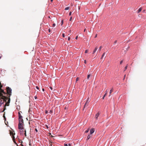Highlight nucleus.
<instances>
[{"mask_svg": "<svg viewBox=\"0 0 146 146\" xmlns=\"http://www.w3.org/2000/svg\"><path fill=\"white\" fill-rule=\"evenodd\" d=\"M1 94L2 96L0 95L1 97L0 98V106H1L2 105H3V106L4 108L3 111L5 109V106H9L10 101V98H8L7 97L6 95H5L3 93H1Z\"/></svg>", "mask_w": 146, "mask_h": 146, "instance_id": "f257e3e1", "label": "nucleus"}, {"mask_svg": "<svg viewBox=\"0 0 146 146\" xmlns=\"http://www.w3.org/2000/svg\"><path fill=\"white\" fill-rule=\"evenodd\" d=\"M23 120L22 119H19V123L18 124V128L19 129H24L23 125Z\"/></svg>", "mask_w": 146, "mask_h": 146, "instance_id": "f03ea898", "label": "nucleus"}, {"mask_svg": "<svg viewBox=\"0 0 146 146\" xmlns=\"http://www.w3.org/2000/svg\"><path fill=\"white\" fill-rule=\"evenodd\" d=\"M7 93H6V96L8 98H9L10 96L11 95V89L9 87H7L6 88Z\"/></svg>", "mask_w": 146, "mask_h": 146, "instance_id": "7ed1b4c3", "label": "nucleus"}, {"mask_svg": "<svg viewBox=\"0 0 146 146\" xmlns=\"http://www.w3.org/2000/svg\"><path fill=\"white\" fill-rule=\"evenodd\" d=\"M90 101V99L88 97L87 98V100L86 102V103L84 106V108L86 106H88V104H89V103Z\"/></svg>", "mask_w": 146, "mask_h": 146, "instance_id": "20e7f679", "label": "nucleus"}, {"mask_svg": "<svg viewBox=\"0 0 146 146\" xmlns=\"http://www.w3.org/2000/svg\"><path fill=\"white\" fill-rule=\"evenodd\" d=\"M95 131V129L94 128H92L90 130V134L91 135Z\"/></svg>", "mask_w": 146, "mask_h": 146, "instance_id": "39448f33", "label": "nucleus"}, {"mask_svg": "<svg viewBox=\"0 0 146 146\" xmlns=\"http://www.w3.org/2000/svg\"><path fill=\"white\" fill-rule=\"evenodd\" d=\"M21 133L22 134H25V136L26 137L27 135H26V130H22L21 131Z\"/></svg>", "mask_w": 146, "mask_h": 146, "instance_id": "423d86ee", "label": "nucleus"}, {"mask_svg": "<svg viewBox=\"0 0 146 146\" xmlns=\"http://www.w3.org/2000/svg\"><path fill=\"white\" fill-rule=\"evenodd\" d=\"M13 138V142L17 146H18V145L17 144V143L15 141V137L14 136H13L12 137Z\"/></svg>", "mask_w": 146, "mask_h": 146, "instance_id": "0eeeda50", "label": "nucleus"}, {"mask_svg": "<svg viewBox=\"0 0 146 146\" xmlns=\"http://www.w3.org/2000/svg\"><path fill=\"white\" fill-rule=\"evenodd\" d=\"M98 48L97 47H96L94 49V50L93 51V52L92 53L93 54H94L96 52V51L98 49Z\"/></svg>", "mask_w": 146, "mask_h": 146, "instance_id": "6e6552de", "label": "nucleus"}, {"mask_svg": "<svg viewBox=\"0 0 146 146\" xmlns=\"http://www.w3.org/2000/svg\"><path fill=\"white\" fill-rule=\"evenodd\" d=\"M15 133H14L13 132L11 131L10 132V135L11 136H12V137L14 136V135Z\"/></svg>", "mask_w": 146, "mask_h": 146, "instance_id": "1a4fd4ad", "label": "nucleus"}, {"mask_svg": "<svg viewBox=\"0 0 146 146\" xmlns=\"http://www.w3.org/2000/svg\"><path fill=\"white\" fill-rule=\"evenodd\" d=\"M100 115V113L99 112H98L97 114H96L95 115V117L96 119H97L99 115Z\"/></svg>", "mask_w": 146, "mask_h": 146, "instance_id": "9d476101", "label": "nucleus"}, {"mask_svg": "<svg viewBox=\"0 0 146 146\" xmlns=\"http://www.w3.org/2000/svg\"><path fill=\"white\" fill-rule=\"evenodd\" d=\"M19 114V119H22V116L21 114V113H20V112H19L18 113Z\"/></svg>", "mask_w": 146, "mask_h": 146, "instance_id": "9b49d317", "label": "nucleus"}, {"mask_svg": "<svg viewBox=\"0 0 146 146\" xmlns=\"http://www.w3.org/2000/svg\"><path fill=\"white\" fill-rule=\"evenodd\" d=\"M113 91V88H112L110 91V95H109V96H110V94L112 93V92Z\"/></svg>", "mask_w": 146, "mask_h": 146, "instance_id": "f8f14e48", "label": "nucleus"}, {"mask_svg": "<svg viewBox=\"0 0 146 146\" xmlns=\"http://www.w3.org/2000/svg\"><path fill=\"white\" fill-rule=\"evenodd\" d=\"M142 8L141 7L139 9H138V11H137V13H139L140 11H141L142 10Z\"/></svg>", "mask_w": 146, "mask_h": 146, "instance_id": "ddd939ff", "label": "nucleus"}, {"mask_svg": "<svg viewBox=\"0 0 146 146\" xmlns=\"http://www.w3.org/2000/svg\"><path fill=\"white\" fill-rule=\"evenodd\" d=\"M91 74H88V76H87V79L88 80H89V78L91 76Z\"/></svg>", "mask_w": 146, "mask_h": 146, "instance_id": "4468645a", "label": "nucleus"}, {"mask_svg": "<svg viewBox=\"0 0 146 146\" xmlns=\"http://www.w3.org/2000/svg\"><path fill=\"white\" fill-rule=\"evenodd\" d=\"M128 66V65L127 64L126 65V66L125 67V68H124V71H125L127 69Z\"/></svg>", "mask_w": 146, "mask_h": 146, "instance_id": "2eb2a0df", "label": "nucleus"}, {"mask_svg": "<svg viewBox=\"0 0 146 146\" xmlns=\"http://www.w3.org/2000/svg\"><path fill=\"white\" fill-rule=\"evenodd\" d=\"M91 136L90 135H88L87 137V140H88L91 137Z\"/></svg>", "mask_w": 146, "mask_h": 146, "instance_id": "dca6fc26", "label": "nucleus"}, {"mask_svg": "<svg viewBox=\"0 0 146 146\" xmlns=\"http://www.w3.org/2000/svg\"><path fill=\"white\" fill-rule=\"evenodd\" d=\"M102 48V46H100V47L99 50H98V51H99V52H100V51H101V49Z\"/></svg>", "mask_w": 146, "mask_h": 146, "instance_id": "f3484780", "label": "nucleus"}, {"mask_svg": "<svg viewBox=\"0 0 146 146\" xmlns=\"http://www.w3.org/2000/svg\"><path fill=\"white\" fill-rule=\"evenodd\" d=\"M50 113L52 114L53 113V110H52V109H51L50 111V112H49Z\"/></svg>", "mask_w": 146, "mask_h": 146, "instance_id": "a211bd4d", "label": "nucleus"}, {"mask_svg": "<svg viewBox=\"0 0 146 146\" xmlns=\"http://www.w3.org/2000/svg\"><path fill=\"white\" fill-rule=\"evenodd\" d=\"M105 54H106L105 52H104V53H103V54L102 55L101 58H102L104 57V56Z\"/></svg>", "mask_w": 146, "mask_h": 146, "instance_id": "6ab92c4d", "label": "nucleus"}, {"mask_svg": "<svg viewBox=\"0 0 146 146\" xmlns=\"http://www.w3.org/2000/svg\"><path fill=\"white\" fill-rule=\"evenodd\" d=\"M69 9V7H67L65 8V10H68Z\"/></svg>", "mask_w": 146, "mask_h": 146, "instance_id": "aec40b11", "label": "nucleus"}, {"mask_svg": "<svg viewBox=\"0 0 146 146\" xmlns=\"http://www.w3.org/2000/svg\"><path fill=\"white\" fill-rule=\"evenodd\" d=\"M19 141L20 143H22L23 142L21 140L19 139Z\"/></svg>", "mask_w": 146, "mask_h": 146, "instance_id": "412c9836", "label": "nucleus"}, {"mask_svg": "<svg viewBox=\"0 0 146 146\" xmlns=\"http://www.w3.org/2000/svg\"><path fill=\"white\" fill-rule=\"evenodd\" d=\"M89 131V130L88 129L87 130H86L85 132L86 133H87Z\"/></svg>", "mask_w": 146, "mask_h": 146, "instance_id": "4be33fe9", "label": "nucleus"}, {"mask_svg": "<svg viewBox=\"0 0 146 146\" xmlns=\"http://www.w3.org/2000/svg\"><path fill=\"white\" fill-rule=\"evenodd\" d=\"M79 80V78L78 77H77L76 78V81H78Z\"/></svg>", "mask_w": 146, "mask_h": 146, "instance_id": "5701e85b", "label": "nucleus"}, {"mask_svg": "<svg viewBox=\"0 0 146 146\" xmlns=\"http://www.w3.org/2000/svg\"><path fill=\"white\" fill-rule=\"evenodd\" d=\"M63 20H62V22H61V25L62 26L63 24Z\"/></svg>", "mask_w": 146, "mask_h": 146, "instance_id": "b1692460", "label": "nucleus"}, {"mask_svg": "<svg viewBox=\"0 0 146 146\" xmlns=\"http://www.w3.org/2000/svg\"><path fill=\"white\" fill-rule=\"evenodd\" d=\"M88 52V50H86L85 51V53H87Z\"/></svg>", "mask_w": 146, "mask_h": 146, "instance_id": "393cba45", "label": "nucleus"}, {"mask_svg": "<svg viewBox=\"0 0 146 146\" xmlns=\"http://www.w3.org/2000/svg\"><path fill=\"white\" fill-rule=\"evenodd\" d=\"M123 62V60H121L120 61V64H121Z\"/></svg>", "mask_w": 146, "mask_h": 146, "instance_id": "a878e982", "label": "nucleus"}, {"mask_svg": "<svg viewBox=\"0 0 146 146\" xmlns=\"http://www.w3.org/2000/svg\"><path fill=\"white\" fill-rule=\"evenodd\" d=\"M117 40L115 41L114 42V44H115L117 43Z\"/></svg>", "mask_w": 146, "mask_h": 146, "instance_id": "bb28decb", "label": "nucleus"}, {"mask_svg": "<svg viewBox=\"0 0 146 146\" xmlns=\"http://www.w3.org/2000/svg\"><path fill=\"white\" fill-rule=\"evenodd\" d=\"M64 146H68V145L67 144L65 143L64 144Z\"/></svg>", "mask_w": 146, "mask_h": 146, "instance_id": "cd10ccee", "label": "nucleus"}, {"mask_svg": "<svg viewBox=\"0 0 146 146\" xmlns=\"http://www.w3.org/2000/svg\"><path fill=\"white\" fill-rule=\"evenodd\" d=\"M72 12H70L69 13V15L70 16L71 15Z\"/></svg>", "mask_w": 146, "mask_h": 146, "instance_id": "c85d7f7f", "label": "nucleus"}, {"mask_svg": "<svg viewBox=\"0 0 146 146\" xmlns=\"http://www.w3.org/2000/svg\"><path fill=\"white\" fill-rule=\"evenodd\" d=\"M62 36L63 37H65V35L64 33H63L62 34Z\"/></svg>", "mask_w": 146, "mask_h": 146, "instance_id": "c756f323", "label": "nucleus"}, {"mask_svg": "<svg viewBox=\"0 0 146 146\" xmlns=\"http://www.w3.org/2000/svg\"><path fill=\"white\" fill-rule=\"evenodd\" d=\"M108 90H107L106 91V93L107 94L108 92Z\"/></svg>", "mask_w": 146, "mask_h": 146, "instance_id": "7c9ffc66", "label": "nucleus"}, {"mask_svg": "<svg viewBox=\"0 0 146 146\" xmlns=\"http://www.w3.org/2000/svg\"><path fill=\"white\" fill-rule=\"evenodd\" d=\"M107 94L105 93V94L104 95V97H105L106 95H107Z\"/></svg>", "mask_w": 146, "mask_h": 146, "instance_id": "2f4dec72", "label": "nucleus"}, {"mask_svg": "<svg viewBox=\"0 0 146 146\" xmlns=\"http://www.w3.org/2000/svg\"><path fill=\"white\" fill-rule=\"evenodd\" d=\"M53 27H54L55 25V23H53L52 25Z\"/></svg>", "mask_w": 146, "mask_h": 146, "instance_id": "473e14b6", "label": "nucleus"}, {"mask_svg": "<svg viewBox=\"0 0 146 146\" xmlns=\"http://www.w3.org/2000/svg\"><path fill=\"white\" fill-rule=\"evenodd\" d=\"M68 40H70V37L69 36L68 37Z\"/></svg>", "mask_w": 146, "mask_h": 146, "instance_id": "72a5a7b5", "label": "nucleus"}, {"mask_svg": "<svg viewBox=\"0 0 146 146\" xmlns=\"http://www.w3.org/2000/svg\"><path fill=\"white\" fill-rule=\"evenodd\" d=\"M48 113V111L47 110L46 111H45V113L46 114H47Z\"/></svg>", "mask_w": 146, "mask_h": 146, "instance_id": "f704fd0d", "label": "nucleus"}, {"mask_svg": "<svg viewBox=\"0 0 146 146\" xmlns=\"http://www.w3.org/2000/svg\"><path fill=\"white\" fill-rule=\"evenodd\" d=\"M2 56V55L1 54H0V59L1 58Z\"/></svg>", "mask_w": 146, "mask_h": 146, "instance_id": "c9c22d12", "label": "nucleus"}, {"mask_svg": "<svg viewBox=\"0 0 146 146\" xmlns=\"http://www.w3.org/2000/svg\"><path fill=\"white\" fill-rule=\"evenodd\" d=\"M36 88H37L38 90L39 89V87L37 86H36Z\"/></svg>", "mask_w": 146, "mask_h": 146, "instance_id": "e433bc0d", "label": "nucleus"}, {"mask_svg": "<svg viewBox=\"0 0 146 146\" xmlns=\"http://www.w3.org/2000/svg\"><path fill=\"white\" fill-rule=\"evenodd\" d=\"M50 89H51V90H52V87L50 86Z\"/></svg>", "mask_w": 146, "mask_h": 146, "instance_id": "4c0bfd02", "label": "nucleus"}, {"mask_svg": "<svg viewBox=\"0 0 146 146\" xmlns=\"http://www.w3.org/2000/svg\"><path fill=\"white\" fill-rule=\"evenodd\" d=\"M72 19V17H71L70 19V21H71Z\"/></svg>", "mask_w": 146, "mask_h": 146, "instance_id": "58836bf2", "label": "nucleus"}, {"mask_svg": "<svg viewBox=\"0 0 146 146\" xmlns=\"http://www.w3.org/2000/svg\"><path fill=\"white\" fill-rule=\"evenodd\" d=\"M71 144H69L68 146H71Z\"/></svg>", "mask_w": 146, "mask_h": 146, "instance_id": "ea45409f", "label": "nucleus"}, {"mask_svg": "<svg viewBox=\"0 0 146 146\" xmlns=\"http://www.w3.org/2000/svg\"><path fill=\"white\" fill-rule=\"evenodd\" d=\"M35 130L37 132L38 131V130H37V129H35Z\"/></svg>", "mask_w": 146, "mask_h": 146, "instance_id": "a19ab883", "label": "nucleus"}, {"mask_svg": "<svg viewBox=\"0 0 146 146\" xmlns=\"http://www.w3.org/2000/svg\"><path fill=\"white\" fill-rule=\"evenodd\" d=\"M78 38V36H77L76 37V39H77V38Z\"/></svg>", "mask_w": 146, "mask_h": 146, "instance_id": "79ce46f5", "label": "nucleus"}, {"mask_svg": "<svg viewBox=\"0 0 146 146\" xmlns=\"http://www.w3.org/2000/svg\"><path fill=\"white\" fill-rule=\"evenodd\" d=\"M84 62L85 64H86V60H85L84 61Z\"/></svg>", "mask_w": 146, "mask_h": 146, "instance_id": "37998d69", "label": "nucleus"}, {"mask_svg": "<svg viewBox=\"0 0 146 146\" xmlns=\"http://www.w3.org/2000/svg\"><path fill=\"white\" fill-rule=\"evenodd\" d=\"M48 31H49V32H50V29H49L48 30Z\"/></svg>", "mask_w": 146, "mask_h": 146, "instance_id": "c03bdc74", "label": "nucleus"}, {"mask_svg": "<svg viewBox=\"0 0 146 146\" xmlns=\"http://www.w3.org/2000/svg\"><path fill=\"white\" fill-rule=\"evenodd\" d=\"M145 11V10H143V12H144Z\"/></svg>", "mask_w": 146, "mask_h": 146, "instance_id": "a18cd8bd", "label": "nucleus"}, {"mask_svg": "<svg viewBox=\"0 0 146 146\" xmlns=\"http://www.w3.org/2000/svg\"><path fill=\"white\" fill-rule=\"evenodd\" d=\"M42 90L43 91V92L44 91V88H43L42 89Z\"/></svg>", "mask_w": 146, "mask_h": 146, "instance_id": "49530a36", "label": "nucleus"}, {"mask_svg": "<svg viewBox=\"0 0 146 146\" xmlns=\"http://www.w3.org/2000/svg\"><path fill=\"white\" fill-rule=\"evenodd\" d=\"M125 75L124 76V77L123 80H124L125 79Z\"/></svg>", "mask_w": 146, "mask_h": 146, "instance_id": "de8ad7c7", "label": "nucleus"}, {"mask_svg": "<svg viewBox=\"0 0 146 146\" xmlns=\"http://www.w3.org/2000/svg\"><path fill=\"white\" fill-rule=\"evenodd\" d=\"M35 99H36V98H37V97H36V96H35Z\"/></svg>", "mask_w": 146, "mask_h": 146, "instance_id": "09e8293b", "label": "nucleus"}, {"mask_svg": "<svg viewBox=\"0 0 146 146\" xmlns=\"http://www.w3.org/2000/svg\"><path fill=\"white\" fill-rule=\"evenodd\" d=\"M21 146H23V145L22 144V143H21Z\"/></svg>", "mask_w": 146, "mask_h": 146, "instance_id": "8fccbe9b", "label": "nucleus"}, {"mask_svg": "<svg viewBox=\"0 0 146 146\" xmlns=\"http://www.w3.org/2000/svg\"><path fill=\"white\" fill-rule=\"evenodd\" d=\"M97 35H96V36H95V38L96 37H97Z\"/></svg>", "mask_w": 146, "mask_h": 146, "instance_id": "3c124183", "label": "nucleus"}, {"mask_svg": "<svg viewBox=\"0 0 146 146\" xmlns=\"http://www.w3.org/2000/svg\"><path fill=\"white\" fill-rule=\"evenodd\" d=\"M86 30V29H84V32H85V31Z\"/></svg>", "mask_w": 146, "mask_h": 146, "instance_id": "603ef678", "label": "nucleus"}, {"mask_svg": "<svg viewBox=\"0 0 146 146\" xmlns=\"http://www.w3.org/2000/svg\"><path fill=\"white\" fill-rule=\"evenodd\" d=\"M104 96L102 98L103 99H104Z\"/></svg>", "mask_w": 146, "mask_h": 146, "instance_id": "864d4df0", "label": "nucleus"}, {"mask_svg": "<svg viewBox=\"0 0 146 146\" xmlns=\"http://www.w3.org/2000/svg\"><path fill=\"white\" fill-rule=\"evenodd\" d=\"M129 48V46H128V47L127 48H128H128Z\"/></svg>", "mask_w": 146, "mask_h": 146, "instance_id": "5fc2aeb1", "label": "nucleus"}, {"mask_svg": "<svg viewBox=\"0 0 146 146\" xmlns=\"http://www.w3.org/2000/svg\"><path fill=\"white\" fill-rule=\"evenodd\" d=\"M52 1H52V0L51 1V2H52Z\"/></svg>", "mask_w": 146, "mask_h": 146, "instance_id": "6e6d98bb", "label": "nucleus"}]
</instances>
